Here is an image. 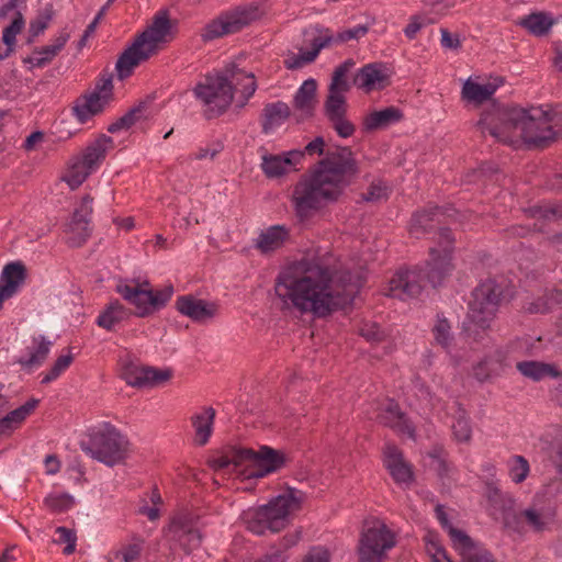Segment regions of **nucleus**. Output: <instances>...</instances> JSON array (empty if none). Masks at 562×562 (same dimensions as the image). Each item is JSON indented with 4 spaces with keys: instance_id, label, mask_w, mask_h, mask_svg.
<instances>
[{
    "instance_id": "obj_1",
    "label": "nucleus",
    "mask_w": 562,
    "mask_h": 562,
    "mask_svg": "<svg viewBox=\"0 0 562 562\" xmlns=\"http://www.w3.org/2000/svg\"><path fill=\"white\" fill-rule=\"evenodd\" d=\"M360 285L349 271L333 276L318 261L303 259L280 272L274 291L285 308L325 316L351 303Z\"/></svg>"
},
{
    "instance_id": "obj_2",
    "label": "nucleus",
    "mask_w": 562,
    "mask_h": 562,
    "mask_svg": "<svg viewBox=\"0 0 562 562\" xmlns=\"http://www.w3.org/2000/svg\"><path fill=\"white\" fill-rule=\"evenodd\" d=\"M356 173L357 165L348 147L327 150L316 169L293 187L291 204L296 218L307 221L336 201Z\"/></svg>"
},
{
    "instance_id": "obj_3",
    "label": "nucleus",
    "mask_w": 562,
    "mask_h": 562,
    "mask_svg": "<svg viewBox=\"0 0 562 562\" xmlns=\"http://www.w3.org/2000/svg\"><path fill=\"white\" fill-rule=\"evenodd\" d=\"M562 122V110L547 106L521 108L494 106L483 114L477 126L487 131L498 142L518 145L526 143L529 147H543L559 137L554 127Z\"/></svg>"
},
{
    "instance_id": "obj_4",
    "label": "nucleus",
    "mask_w": 562,
    "mask_h": 562,
    "mask_svg": "<svg viewBox=\"0 0 562 562\" xmlns=\"http://www.w3.org/2000/svg\"><path fill=\"white\" fill-rule=\"evenodd\" d=\"M453 238L450 229L440 228L437 247H431L427 269L400 270L390 281L386 294L402 301L417 297L426 283L438 286L452 272L450 260Z\"/></svg>"
},
{
    "instance_id": "obj_5",
    "label": "nucleus",
    "mask_w": 562,
    "mask_h": 562,
    "mask_svg": "<svg viewBox=\"0 0 562 562\" xmlns=\"http://www.w3.org/2000/svg\"><path fill=\"white\" fill-rule=\"evenodd\" d=\"M171 38L172 22L167 11H159L146 30L119 57L115 65L117 77H128L136 66L155 55L159 46Z\"/></svg>"
},
{
    "instance_id": "obj_6",
    "label": "nucleus",
    "mask_w": 562,
    "mask_h": 562,
    "mask_svg": "<svg viewBox=\"0 0 562 562\" xmlns=\"http://www.w3.org/2000/svg\"><path fill=\"white\" fill-rule=\"evenodd\" d=\"M303 498L301 491L290 488L267 505L246 510L243 519L247 528L256 535H263L266 530L278 532L288 525L290 515L301 508Z\"/></svg>"
},
{
    "instance_id": "obj_7",
    "label": "nucleus",
    "mask_w": 562,
    "mask_h": 562,
    "mask_svg": "<svg viewBox=\"0 0 562 562\" xmlns=\"http://www.w3.org/2000/svg\"><path fill=\"white\" fill-rule=\"evenodd\" d=\"M128 440L115 427L104 424L93 432L87 442L80 443L81 449L99 462L113 467L125 460L128 452Z\"/></svg>"
},
{
    "instance_id": "obj_8",
    "label": "nucleus",
    "mask_w": 562,
    "mask_h": 562,
    "mask_svg": "<svg viewBox=\"0 0 562 562\" xmlns=\"http://www.w3.org/2000/svg\"><path fill=\"white\" fill-rule=\"evenodd\" d=\"M232 464L234 468L241 465L250 468L247 477H263L278 470L283 464V458L276 450L261 447L259 451L238 448L234 450L232 458L220 457L213 461L214 468L218 470H224Z\"/></svg>"
},
{
    "instance_id": "obj_9",
    "label": "nucleus",
    "mask_w": 562,
    "mask_h": 562,
    "mask_svg": "<svg viewBox=\"0 0 562 562\" xmlns=\"http://www.w3.org/2000/svg\"><path fill=\"white\" fill-rule=\"evenodd\" d=\"M115 291L135 306L134 314L136 316L146 317L166 305L173 293V288L168 285L161 290L153 291L147 281L139 283L134 279H126L117 282Z\"/></svg>"
},
{
    "instance_id": "obj_10",
    "label": "nucleus",
    "mask_w": 562,
    "mask_h": 562,
    "mask_svg": "<svg viewBox=\"0 0 562 562\" xmlns=\"http://www.w3.org/2000/svg\"><path fill=\"white\" fill-rule=\"evenodd\" d=\"M228 77L209 75L199 82L193 93L202 103L207 117L217 116L224 113L233 101V88L227 82Z\"/></svg>"
},
{
    "instance_id": "obj_11",
    "label": "nucleus",
    "mask_w": 562,
    "mask_h": 562,
    "mask_svg": "<svg viewBox=\"0 0 562 562\" xmlns=\"http://www.w3.org/2000/svg\"><path fill=\"white\" fill-rule=\"evenodd\" d=\"M503 296V285L493 279L481 282L472 292L469 303V319L480 328L488 326L494 318Z\"/></svg>"
},
{
    "instance_id": "obj_12",
    "label": "nucleus",
    "mask_w": 562,
    "mask_h": 562,
    "mask_svg": "<svg viewBox=\"0 0 562 562\" xmlns=\"http://www.w3.org/2000/svg\"><path fill=\"white\" fill-rule=\"evenodd\" d=\"M553 521V512L543 498L536 495L532 502L520 509L517 515L505 518V528L522 535L527 531L536 533L546 531Z\"/></svg>"
},
{
    "instance_id": "obj_13",
    "label": "nucleus",
    "mask_w": 562,
    "mask_h": 562,
    "mask_svg": "<svg viewBox=\"0 0 562 562\" xmlns=\"http://www.w3.org/2000/svg\"><path fill=\"white\" fill-rule=\"evenodd\" d=\"M394 546L395 536L385 524L379 520L367 524L359 540V562H381Z\"/></svg>"
},
{
    "instance_id": "obj_14",
    "label": "nucleus",
    "mask_w": 562,
    "mask_h": 562,
    "mask_svg": "<svg viewBox=\"0 0 562 562\" xmlns=\"http://www.w3.org/2000/svg\"><path fill=\"white\" fill-rule=\"evenodd\" d=\"M258 16L259 12L255 7L237 9L209 23L203 30L202 38L207 42L236 33L258 19Z\"/></svg>"
},
{
    "instance_id": "obj_15",
    "label": "nucleus",
    "mask_w": 562,
    "mask_h": 562,
    "mask_svg": "<svg viewBox=\"0 0 562 562\" xmlns=\"http://www.w3.org/2000/svg\"><path fill=\"white\" fill-rule=\"evenodd\" d=\"M170 369L140 366L130 357L121 359V376L136 387L158 386L171 378Z\"/></svg>"
},
{
    "instance_id": "obj_16",
    "label": "nucleus",
    "mask_w": 562,
    "mask_h": 562,
    "mask_svg": "<svg viewBox=\"0 0 562 562\" xmlns=\"http://www.w3.org/2000/svg\"><path fill=\"white\" fill-rule=\"evenodd\" d=\"M93 199L86 194L75 206L70 221L66 226L67 244L71 247H81L91 235V215Z\"/></svg>"
},
{
    "instance_id": "obj_17",
    "label": "nucleus",
    "mask_w": 562,
    "mask_h": 562,
    "mask_svg": "<svg viewBox=\"0 0 562 562\" xmlns=\"http://www.w3.org/2000/svg\"><path fill=\"white\" fill-rule=\"evenodd\" d=\"M168 535L170 540L186 552L195 550L202 541L199 528L187 518L175 519L169 527Z\"/></svg>"
},
{
    "instance_id": "obj_18",
    "label": "nucleus",
    "mask_w": 562,
    "mask_h": 562,
    "mask_svg": "<svg viewBox=\"0 0 562 562\" xmlns=\"http://www.w3.org/2000/svg\"><path fill=\"white\" fill-rule=\"evenodd\" d=\"M302 158L303 153L297 150H292L283 155H274L265 151L261 155L260 167L267 178H279L295 169Z\"/></svg>"
},
{
    "instance_id": "obj_19",
    "label": "nucleus",
    "mask_w": 562,
    "mask_h": 562,
    "mask_svg": "<svg viewBox=\"0 0 562 562\" xmlns=\"http://www.w3.org/2000/svg\"><path fill=\"white\" fill-rule=\"evenodd\" d=\"M383 462L393 480L398 484H408L413 480L411 464L404 459L402 451L387 442L383 449Z\"/></svg>"
},
{
    "instance_id": "obj_20",
    "label": "nucleus",
    "mask_w": 562,
    "mask_h": 562,
    "mask_svg": "<svg viewBox=\"0 0 562 562\" xmlns=\"http://www.w3.org/2000/svg\"><path fill=\"white\" fill-rule=\"evenodd\" d=\"M218 74L221 77H228L227 82L233 88V92H240L241 102L238 106L243 108L257 89L255 76L251 72H246L238 68L235 64L226 66L225 69Z\"/></svg>"
},
{
    "instance_id": "obj_21",
    "label": "nucleus",
    "mask_w": 562,
    "mask_h": 562,
    "mask_svg": "<svg viewBox=\"0 0 562 562\" xmlns=\"http://www.w3.org/2000/svg\"><path fill=\"white\" fill-rule=\"evenodd\" d=\"M376 418L381 424L392 428L397 434L414 437V427L394 401H386L380 408Z\"/></svg>"
},
{
    "instance_id": "obj_22",
    "label": "nucleus",
    "mask_w": 562,
    "mask_h": 562,
    "mask_svg": "<svg viewBox=\"0 0 562 562\" xmlns=\"http://www.w3.org/2000/svg\"><path fill=\"white\" fill-rule=\"evenodd\" d=\"M178 311L198 323H204L216 314V305L191 295L180 296L177 300Z\"/></svg>"
},
{
    "instance_id": "obj_23",
    "label": "nucleus",
    "mask_w": 562,
    "mask_h": 562,
    "mask_svg": "<svg viewBox=\"0 0 562 562\" xmlns=\"http://www.w3.org/2000/svg\"><path fill=\"white\" fill-rule=\"evenodd\" d=\"M26 279V267L21 261L7 263L0 274V293L5 299L12 297Z\"/></svg>"
},
{
    "instance_id": "obj_24",
    "label": "nucleus",
    "mask_w": 562,
    "mask_h": 562,
    "mask_svg": "<svg viewBox=\"0 0 562 562\" xmlns=\"http://www.w3.org/2000/svg\"><path fill=\"white\" fill-rule=\"evenodd\" d=\"M353 82L358 88L370 92L383 89L389 83V76L381 65L369 64L357 72Z\"/></svg>"
},
{
    "instance_id": "obj_25",
    "label": "nucleus",
    "mask_w": 562,
    "mask_h": 562,
    "mask_svg": "<svg viewBox=\"0 0 562 562\" xmlns=\"http://www.w3.org/2000/svg\"><path fill=\"white\" fill-rule=\"evenodd\" d=\"M288 238L289 229L284 225H273L259 233L254 247L267 255L282 247Z\"/></svg>"
},
{
    "instance_id": "obj_26",
    "label": "nucleus",
    "mask_w": 562,
    "mask_h": 562,
    "mask_svg": "<svg viewBox=\"0 0 562 562\" xmlns=\"http://www.w3.org/2000/svg\"><path fill=\"white\" fill-rule=\"evenodd\" d=\"M316 91L317 83L313 78L305 80L297 89L293 98V108L300 113L302 119L313 115L314 109L317 104Z\"/></svg>"
},
{
    "instance_id": "obj_27",
    "label": "nucleus",
    "mask_w": 562,
    "mask_h": 562,
    "mask_svg": "<svg viewBox=\"0 0 562 562\" xmlns=\"http://www.w3.org/2000/svg\"><path fill=\"white\" fill-rule=\"evenodd\" d=\"M456 535V551L461 555L463 562H493L491 554L474 542L468 535Z\"/></svg>"
},
{
    "instance_id": "obj_28",
    "label": "nucleus",
    "mask_w": 562,
    "mask_h": 562,
    "mask_svg": "<svg viewBox=\"0 0 562 562\" xmlns=\"http://www.w3.org/2000/svg\"><path fill=\"white\" fill-rule=\"evenodd\" d=\"M502 80L495 82L479 83L468 79L462 87V98L471 103L481 104L492 98Z\"/></svg>"
},
{
    "instance_id": "obj_29",
    "label": "nucleus",
    "mask_w": 562,
    "mask_h": 562,
    "mask_svg": "<svg viewBox=\"0 0 562 562\" xmlns=\"http://www.w3.org/2000/svg\"><path fill=\"white\" fill-rule=\"evenodd\" d=\"M403 117L400 109L387 106L385 109L373 111L364 117L363 126L367 131L384 130L400 122Z\"/></svg>"
},
{
    "instance_id": "obj_30",
    "label": "nucleus",
    "mask_w": 562,
    "mask_h": 562,
    "mask_svg": "<svg viewBox=\"0 0 562 562\" xmlns=\"http://www.w3.org/2000/svg\"><path fill=\"white\" fill-rule=\"evenodd\" d=\"M52 341L47 340L44 336L40 335L33 337L32 346L27 347V355L19 359V363L24 368H37L46 360Z\"/></svg>"
},
{
    "instance_id": "obj_31",
    "label": "nucleus",
    "mask_w": 562,
    "mask_h": 562,
    "mask_svg": "<svg viewBox=\"0 0 562 562\" xmlns=\"http://www.w3.org/2000/svg\"><path fill=\"white\" fill-rule=\"evenodd\" d=\"M330 41L331 37L328 35L318 36L314 38L311 50L301 52L297 55L289 54L288 57L284 59L285 67L288 69H300L303 66L314 61L318 56L319 52L326 46H328Z\"/></svg>"
},
{
    "instance_id": "obj_32",
    "label": "nucleus",
    "mask_w": 562,
    "mask_h": 562,
    "mask_svg": "<svg viewBox=\"0 0 562 562\" xmlns=\"http://www.w3.org/2000/svg\"><path fill=\"white\" fill-rule=\"evenodd\" d=\"M111 98L103 97L95 92H91L89 95H86L79 103L74 108V112L79 120V122L85 123L92 115H95L105 108V105L110 102Z\"/></svg>"
},
{
    "instance_id": "obj_33",
    "label": "nucleus",
    "mask_w": 562,
    "mask_h": 562,
    "mask_svg": "<svg viewBox=\"0 0 562 562\" xmlns=\"http://www.w3.org/2000/svg\"><path fill=\"white\" fill-rule=\"evenodd\" d=\"M113 140L106 135H101L93 143H91L79 157L86 166L94 171L100 162L104 159L105 153L112 147Z\"/></svg>"
},
{
    "instance_id": "obj_34",
    "label": "nucleus",
    "mask_w": 562,
    "mask_h": 562,
    "mask_svg": "<svg viewBox=\"0 0 562 562\" xmlns=\"http://www.w3.org/2000/svg\"><path fill=\"white\" fill-rule=\"evenodd\" d=\"M516 24L524 27L535 36H543L552 27L554 20L550 14L546 12H532L524 18H520Z\"/></svg>"
},
{
    "instance_id": "obj_35",
    "label": "nucleus",
    "mask_w": 562,
    "mask_h": 562,
    "mask_svg": "<svg viewBox=\"0 0 562 562\" xmlns=\"http://www.w3.org/2000/svg\"><path fill=\"white\" fill-rule=\"evenodd\" d=\"M131 314L123 304L115 300L110 302L106 308L98 316L97 324L106 330H113L117 324L126 321Z\"/></svg>"
},
{
    "instance_id": "obj_36",
    "label": "nucleus",
    "mask_w": 562,
    "mask_h": 562,
    "mask_svg": "<svg viewBox=\"0 0 562 562\" xmlns=\"http://www.w3.org/2000/svg\"><path fill=\"white\" fill-rule=\"evenodd\" d=\"M486 496L490 505L494 510L502 513V521L505 526V518L509 515H517L515 513V499L508 493H504L494 485L487 486Z\"/></svg>"
},
{
    "instance_id": "obj_37",
    "label": "nucleus",
    "mask_w": 562,
    "mask_h": 562,
    "mask_svg": "<svg viewBox=\"0 0 562 562\" xmlns=\"http://www.w3.org/2000/svg\"><path fill=\"white\" fill-rule=\"evenodd\" d=\"M215 411L212 407L204 408L203 412L192 417L194 428V440L199 446H204L212 434Z\"/></svg>"
},
{
    "instance_id": "obj_38",
    "label": "nucleus",
    "mask_w": 562,
    "mask_h": 562,
    "mask_svg": "<svg viewBox=\"0 0 562 562\" xmlns=\"http://www.w3.org/2000/svg\"><path fill=\"white\" fill-rule=\"evenodd\" d=\"M290 116V108L284 102L269 103L263 109L262 128L266 133L280 126Z\"/></svg>"
},
{
    "instance_id": "obj_39",
    "label": "nucleus",
    "mask_w": 562,
    "mask_h": 562,
    "mask_svg": "<svg viewBox=\"0 0 562 562\" xmlns=\"http://www.w3.org/2000/svg\"><path fill=\"white\" fill-rule=\"evenodd\" d=\"M349 90H340L329 86L328 95L325 101V114L328 120L345 116L347 112V102L345 93Z\"/></svg>"
},
{
    "instance_id": "obj_40",
    "label": "nucleus",
    "mask_w": 562,
    "mask_h": 562,
    "mask_svg": "<svg viewBox=\"0 0 562 562\" xmlns=\"http://www.w3.org/2000/svg\"><path fill=\"white\" fill-rule=\"evenodd\" d=\"M516 368L524 376L530 378L535 381L558 374L553 366L539 361H520L517 362Z\"/></svg>"
},
{
    "instance_id": "obj_41",
    "label": "nucleus",
    "mask_w": 562,
    "mask_h": 562,
    "mask_svg": "<svg viewBox=\"0 0 562 562\" xmlns=\"http://www.w3.org/2000/svg\"><path fill=\"white\" fill-rule=\"evenodd\" d=\"M147 104L140 102L136 106L132 108L126 114L120 117L117 121L109 125L108 132L116 133L121 130H128L136 122L146 117Z\"/></svg>"
},
{
    "instance_id": "obj_42",
    "label": "nucleus",
    "mask_w": 562,
    "mask_h": 562,
    "mask_svg": "<svg viewBox=\"0 0 562 562\" xmlns=\"http://www.w3.org/2000/svg\"><path fill=\"white\" fill-rule=\"evenodd\" d=\"M37 404L38 400L32 398L16 409H13L7 416L0 419L2 426H4L8 431L11 432L22 424V422L34 411Z\"/></svg>"
},
{
    "instance_id": "obj_43",
    "label": "nucleus",
    "mask_w": 562,
    "mask_h": 562,
    "mask_svg": "<svg viewBox=\"0 0 562 562\" xmlns=\"http://www.w3.org/2000/svg\"><path fill=\"white\" fill-rule=\"evenodd\" d=\"M437 212L434 211H425L417 212L413 215L409 233L415 238H420L424 234L429 232L435 226Z\"/></svg>"
},
{
    "instance_id": "obj_44",
    "label": "nucleus",
    "mask_w": 562,
    "mask_h": 562,
    "mask_svg": "<svg viewBox=\"0 0 562 562\" xmlns=\"http://www.w3.org/2000/svg\"><path fill=\"white\" fill-rule=\"evenodd\" d=\"M24 19L21 12H15V16L11 24L3 30L2 41L7 45V50L4 54H0V59L7 58L13 50V45L15 44V36L23 30L24 27Z\"/></svg>"
},
{
    "instance_id": "obj_45",
    "label": "nucleus",
    "mask_w": 562,
    "mask_h": 562,
    "mask_svg": "<svg viewBox=\"0 0 562 562\" xmlns=\"http://www.w3.org/2000/svg\"><path fill=\"white\" fill-rule=\"evenodd\" d=\"M91 172L92 169L86 166V164L79 157H77L70 165V168L64 177V180L74 190L82 184V182Z\"/></svg>"
},
{
    "instance_id": "obj_46",
    "label": "nucleus",
    "mask_w": 562,
    "mask_h": 562,
    "mask_svg": "<svg viewBox=\"0 0 562 562\" xmlns=\"http://www.w3.org/2000/svg\"><path fill=\"white\" fill-rule=\"evenodd\" d=\"M44 505L53 513H65L75 505V498L68 493H50L44 498Z\"/></svg>"
},
{
    "instance_id": "obj_47",
    "label": "nucleus",
    "mask_w": 562,
    "mask_h": 562,
    "mask_svg": "<svg viewBox=\"0 0 562 562\" xmlns=\"http://www.w3.org/2000/svg\"><path fill=\"white\" fill-rule=\"evenodd\" d=\"M529 463L522 456H514L508 461L509 476L513 482L521 483L529 474Z\"/></svg>"
},
{
    "instance_id": "obj_48",
    "label": "nucleus",
    "mask_w": 562,
    "mask_h": 562,
    "mask_svg": "<svg viewBox=\"0 0 562 562\" xmlns=\"http://www.w3.org/2000/svg\"><path fill=\"white\" fill-rule=\"evenodd\" d=\"M355 67L353 59H347L338 67L335 68L331 77L330 85L334 88H340V90H349L350 83L347 79V75Z\"/></svg>"
},
{
    "instance_id": "obj_49",
    "label": "nucleus",
    "mask_w": 562,
    "mask_h": 562,
    "mask_svg": "<svg viewBox=\"0 0 562 562\" xmlns=\"http://www.w3.org/2000/svg\"><path fill=\"white\" fill-rule=\"evenodd\" d=\"M355 67L353 59H347L338 67L335 68L331 77L330 85L334 88H340V90H349L350 83L347 79V75Z\"/></svg>"
},
{
    "instance_id": "obj_50",
    "label": "nucleus",
    "mask_w": 562,
    "mask_h": 562,
    "mask_svg": "<svg viewBox=\"0 0 562 562\" xmlns=\"http://www.w3.org/2000/svg\"><path fill=\"white\" fill-rule=\"evenodd\" d=\"M355 67L353 59H347L338 67L335 68L331 77L330 85L334 88H340V90H349L350 83L347 79V75Z\"/></svg>"
},
{
    "instance_id": "obj_51",
    "label": "nucleus",
    "mask_w": 562,
    "mask_h": 562,
    "mask_svg": "<svg viewBox=\"0 0 562 562\" xmlns=\"http://www.w3.org/2000/svg\"><path fill=\"white\" fill-rule=\"evenodd\" d=\"M452 431L454 438L460 442H467L470 440L472 435V428L469 422V418L465 416V413L460 411L456 417V420L452 425Z\"/></svg>"
},
{
    "instance_id": "obj_52",
    "label": "nucleus",
    "mask_w": 562,
    "mask_h": 562,
    "mask_svg": "<svg viewBox=\"0 0 562 562\" xmlns=\"http://www.w3.org/2000/svg\"><path fill=\"white\" fill-rule=\"evenodd\" d=\"M450 329H451V327H450L448 321L446 318L438 317L432 331H434L436 342L438 345L442 346L443 348H448L452 340Z\"/></svg>"
},
{
    "instance_id": "obj_53",
    "label": "nucleus",
    "mask_w": 562,
    "mask_h": 562,
    "mask_svg": "<svg viewBox=\"0 0 562 562\" xmlns=\"http://www.w3.org/2000/svg\"><path fill=\"white\" fill-rule=\"evenodd\" d=\"M72 359L70 353L58 357L52 369L43 376L42 383L47 384L56 380L70 366Z\"/></svg>"
},
{
    "instance_id": "obj_54",
    "label": "nucleus",
    "mask_w": 562,
    "mask_h": 562,
    "mask_svg": "<svg viewBox=\"0 0 562 562\" xmlns=\"http://www.w3.org/2000/svg\"><path fill=\"white\" fill-rule=\"evenodd\" d=\"M56 533L58 535V538L55 539L56 543H66V547L64 549L65 554H71L76 550V541L77 537L74 530L68 529L66 527H58L56 529Z\"/></svg>"
},
{
    "instance_id": "obj_55",
    "label": "nucleus",
    "mask_w": 562,
    "mask_h": 562,
    "mask_svg": "<svg viewBox=\"0 0 562 562\" xmlns=\"http://www.w3.org/2000/svg\"><path fill=\"white\" fill-rule=\"evenodd\" d=\"M532 217L543 220H554L562 217V206H533L530 209Z\"/></svg>"
},
{
    "instance_id": "obj_56",
    "label": "nucleus",
    "mask_w": 562,
    "mask_h": 562,
    "mask_svg": "<svg viewBox=\"0 0 562 562\" xmlns=\"http://www.w3.org/2000/svg\"><path fill=\"white\" fill-rule=\"evenodd\" d=\"M367 33H368V27L366 25H357L352 29H348V30L337 33V35L335 37L330 36L331 37L330 42L344 43V42H347L350 40H359L362 36H364Z\"/></svg>"
},
{
    "instance_id": "obj_57",
    "label": "nucleus",
    "mask_w": 562,
    "mask_h": 562,
    "mask_svg": "<svg viewBox=\"0 0 562 562\" xmlns=\"http://www.w3.org/2000/svg\"><path fill=\"white\" fill-rule=\"evenodd\" d=\"M68 40L69 34L61 33L54 40L53 44L44 46L38 52V55H46L47 57H49V60H52L63 49Z\"/></svg>"
},
{
    "instance_id": "obj_58",
    "label": "nucleus",
    "mask_w": 562,
    "mask_h": 562,
    "mask_svg": "<svg viewBox=\"0 0 562 562\" xmlns=\"http://www.w3.org/2000/svg\"><path fill=\"white\" fill-rule=\"evenodd\" d=\"M436 516H437V519L439 520V522L441 524L442 528L448 532V535L451 539L452 546L456 549V539L457 538H456L454 532H459L461 535H467V533L460 529L454 528L450 524V521L447 517V514L441 506L436 507Z\"/></svg>"
},
{
    "instance_id": "obj_59",
    "label": "nucleus",
    "mask_w": 562,
    "mask_h": 562,
    "mask_svg": "<svg viewBox=\"0 0 562 562\" xmlns=\"http://www.w3.org/2000/svg\"><path fill=\"white\" fill-rule=\"evenodd\" d=\"M336 133L344 138L350 137L355 132V125L345 116L329 120Z\"/></svg>"
},
{
    "instance_id": "obj_60",
    "label": "nucleus",
    "mask_w": 562,
    "mask_h": 562,
    "mask_svg": "<svg viewBox=\"0 0 562 562\" xmlns=\"http://www.w3.org/2000/svg\"><path fill=\"white\" fill-rule=\"evenodd\" d=\"M331 554L324 547H313L305 554L302 562H330Z\"/></svg>"
},
{
    "instance_id": "obj_61",
    "label": "nucleus",
    "mask_w": 562,
    "mask_h": 562,
    "mask_svg": "<svg viewBox=\"0 0 562 562\" xmlns=\"http://www.w3.org/2000/svg\"><path fill=\"white\" fill-rule=\"evenodd\" d=\"M363 198L368 202H380L385 200L387 198V188L382 183H373L370 186Z\"/></svg>"
},
{
    "instance_id": "obj_62",
    "label": "nucleus",
    "mask_w": 562,
    "mask_h": 562,
    "mask_svg": "<svg viewBox=\"0 0 562 562\" xmlns=\"http://www.w3.org/2000/svg\"><path fill=\"white\" fill-rule=\"evenodd\" d=\"M550 302L549 300H544L542 297H539L537 300L527 302L524 305L525 312L529 314H539V313H546L550 308Z\"/></svg>"
},
{
    "instance_id": "obj_63",
    "label": "nucleus",
    "mask_w": 562,
    "mask_h": 562,
    "mask_svg": "<svg viewBox=\"0 0 562 562\" xmlns=\"http://www.w3.org/2000/svg\"><path fill=\"white\" fill-rule=\"evenodd\" d=\"M123 559V562H134L138 560L142 552V542L136 541L124 548L123 551H119Z\"/></svg>"
},
{
    "instance_id": "obj_64",
    "label": "nucleus",
    "mask_w": 562,
    "mask_h": 562,
    "mask_svg": "<svg viewBox=\"0 0 562 562\" xmlns=\"http://www.w3.org/2000/svg\"><path fill=\"white\" fill-rule=\"evenodd\" d=\"M425 25V19L419 15L412 16L409 23L404 29V33L409 40H412Z\"/></svg>"
}]
</instances>
